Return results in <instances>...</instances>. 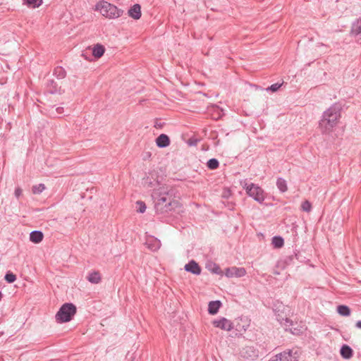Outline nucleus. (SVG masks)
<instances>
[{
	"label": "nucleus",
	"instance_id": "nucleus-1",
	"mask_svg": "<svg viewBox=\"0 0 361 361\" xmlns=\"http://www.w3.org/2000/svg\"><path fill=\"white\" fill-rule=\"evenodd\" d=\"M173 195V190L170 186L159 185V187L152 193L156 211L159 213H165L174 209L178 202L174 200Z\"/></svg>",
	"mask_w": 361,
	"mask_h": 361
},
{
	"label": "nucleus",
	"instance_id": "nucleus-2",
	"mask_svg": "<svg viewBox=\"0 0 361 361\" xmlns=\"http://www.w3.org/2000/svg\"><path fill=\"white\" fill-rule=\"evenodd\" d=\"M341 117V108L338 105L330 106L323 114L322 118L319 121V128L322 133H330L337 125Z\"/></svg>",
	"mask_w": 361,
	"mask_h": 361
},
{
	"label": "nucleus",
	"instance_id": "nucleus-3",
	"mask_svg": "<svg viewBox=\"0 0 361 361\" xmlns=\"http://www.w3.org/2000/svg\"><path fill=\"white\" fill-rule=\"evenodd\" d=\"M95 10L108 18H117L122 16L123 11L105 1H100L95 5Z\"/></svg>",
	"mask_w": 361,
	"mask_h": 361
},
{
	"label": "nucleus",
	"instance_id": "nucleus-4",
	"mask_svg": "<svg viewBox=\"0 0 361 361\" xmlns=\"http://www.w3.org/2000/svg\"><path fill=\"white\" fill-rule=\"evenodd\" d=\"M76 312V307L72 303L63 305L56 314V319L59 322H67L71 320Z\"/></svg>",
	"mask_w": 361,
	"mask_h": 361
},
{
	"label": "nucleus",
	"instance_id": "nucleus-5",
	"mask_svg": "<svg viewBox=\"0 0 361 361\" xmlns=\"http://www.w3.org/2000/svg\"><path fill=\"white\" fill-rule=\"evenodd\" d=\"M241 185L245 189L247 194L252 197L255 201L262 203L265 199L264 190L258 185L250 183L247 184L245 181L241 182Z\"/></svg>",
	"mask_w": 361,
	"mask_h": 361
},
{
	"label": "nucleus",
	"instance_id": "nucleus-6",
	"mask_svg": "<svg viewBox=\"0 0 361 361\" xmlns=\"http://www.w3.org/2000/svg\"><path fill=\"white\" fill-rule=\"evenodd\" d=\"M212 324L215 327L227 331L234 328L233 322L225 317L215 319L212 322Z\"/></svg>",
	"mask_w": 361,
	"mask_h": 361
},
{
	"label": "nucleus",
	"instance_id": "nucleus-7",
	"mask_svg": "<svg viewBox=\"0 0 361 361\" xmlns=\"http://www.w3.org/2000/svg\"><path fill=\"white\" fill-rule=\"evenodd\" d=\"M224 274L228 278H240L246 274V270L243 267H232L226 269Z\"/></svg>",
	"mask_w": 361,
	"mask_h": 361
},
{
	"label": "nucleus",
	"instance_id": "nucleus-8",
	"mask_svg": "<svg viewBox=\"0 0 361 361\" xmlns=\"http://www.w3.org/2000/svg\"><path fill=\"white\" fill-rule=\"evenodd\" d=\"M274 357L277 358L278 361H298L297 357L295 355H293V352L291 350L279 353Z\"/></svg>",
	"mask_w": 361,
	"mask_h": 361
},
{
	"label": "nucleus",
	"instance_id": "nucleus-9",
	"mask_svg": "<svg viewBox=\"0 0 361 361\" xmlns=\"http://www.w3.org/2000/svg\"><path fill=\"white\" fill-rule=\"evenodd\" d=\"M185 270L194 274L199 275L201 273V269L198 264L194 260L190 261L185 265Z\"/></svg>",
	"mask_w": 361,
	"mask_h": 361
},
{
	"label": "nucleus",
	"instance_id": "nucleus-10",
	"mask_svg": "<svg viewBox=\"0 0 361 361\" xmlns=\"http://www.w3.org/2000/svg\"><path fill=\"white\" fill-rule=\"evenodd\" d=\"M145 245L152 251H156L159 249L161 243L158 239L150 237L147 239Z\"/></svg>",
	"mask_w": 361,
	"mask_h": 361
},
{
	"label": "nucleus",
	"instance_id": "nucleus-11",
	"mask_svg": "<svg viewBox=\"0 0 361 361\" xmlns=\"http://www.w3.org/2000/svg\"><path fill=\"white\" fill-rule=\"evenodd\" d=\"M340 353L343 358L349 360L353 355V350L349 345L344 344L341 348Z\"/></svg>",
	"mask_w": 361,
	"mask_h": 361
},
{
	"label": "nucleus",
	"instance_id": "nucleus-12",
	"mask_svg": "<svg viewBox=\"0 0 361 361\" xmlns=\"http://www.w3.org/2000/svg\"><path fill=\"white\" fill-rule=\"evenodd\" d=\"M128 13L129 16L137 20L141 17V7L139 4H135L128 10Z\"/></svg>",
	"mask_w": 361,
	"mask_h": 361
},
{
	"label": "nucleus",
	"instance_id": "nucleus-13",
	"mask_svg": "<svg viewBox=\"0 0 361 361\" xmlns=\"http://www.w3.org/2000/svg\"><path fill=\"white\" fill-rule=\"evenodd\" d=\"M156 143L159 147L163 148L169 145L170 140L168 135L165 134H161L156 139Z\"/></svg>",
	"mask_w": 361,
	"mask_h": 361
},
{
	"label": "nucleus",
	"instance_id": "nucleus-14",
	"mask_svg": "<svg viewBox=\"0 0 361 361\" xmlns=\"http://www.w3.org/2000/svg\"><path fill=\"white\" fill-rule=\"evenodd\" d=\"M221 306L219 300L211 301L208 305V312L210 314H216Z\"/></svg>",
	"mask_w": 361,
	"mask_h": 361
},
{
	"label": "nucleus",
	"instance_id": "nucleus-15",
	"mask_svg": "<svg viewBox=\"0 0 361 361\" xmlns=\"http://www.w3.org/2000/svg\"><path fill=\"white\" fill-rule=\"evenodd\" d=\"M44 235L39 231H33L30 234V240L34 243H39L43 240Z\"/></svg>",
	"mask_w": 361,
	"mask_h": 361
},
{
	"label": "nucleus",
	"instance_id": "nucleus-16",
	"mask_svg": "<svg viewBox=\"0 0 361 361\" xmlns=\"http://www.w3.org/2000/svg\"><path fill=\"white\" fill-rule=\"evenodd\" d=\"M89 282L94 284H97L101 281V275L98 271H92L87 276Z\"/></svg>",
	"mask_w": 361,
	"mask_h": 361
},
{
	"label": "nucleus",
	"instance_id": "nucleus-17",
	"mask_svg": "<svg viewBox=\"0 0 361 361\" xmlns=\"http://www.w3.org/2000/svg\"><path fill=\"white\" fill-rule=\"evenodd\" d=\"M242 354L244 357H250L252 360L258 356L257 353L252 348L250 347H247L245 349H243Z\"/></svg>",
	"mask_w": 361,
	"mask_h": 361
},
{
	"label": "nucleus",
	"instance_id": "nucleus-18",
	"mask_svg": "<svg viewBox=\"0 0 361 361\" xmlns=\"http://www.w3.org/2000/svg\"><path fill=\"white\" fill-rule=\"evenodd\" d=\"M105 49L101 44H96L92 49V55L96 58H100L104 53Z\"/></svg>",
	"mask_w": 361,
	"mask_h": 361
},
{
	"label": "nucleus",
	"instance_id": "nucleus-19",
	"mask_svg": "<svg viewBox=\"0 0 361 361\" xmlns=\"http://www.w3.org/2000/svg\"><path fill=\"white\" fill-rule=\"evenodd\" d=\"M337 312L338 313L344 317H348L350 314V308L346 305H338L337 307Z\"/></svg>",
	"mask_w": 361,
	"mask_h": 361
},
{
	"label": "nucleus",
	"instance_id": "nucleus-20",
	"mask_svg": "<svg viewBox=\"0 0 361 361\" xmlns=\"http://www.w3.org/2000/svg\"><path fill=\"white\" fill-rule=\"evenodd\" d=\"M351 32L353 35H357L361 33V18L359 20H357L355 22L353 23Z\"/></svg>",
	"mask_w": 361,
	"mask_h": 361
},
{
	"label": "nucleus",
	"instance_id": "nucleus-21",
	"mask_svg": "<svg viewBox=\"0 0 361 361\" xmlns=\"http://www.w3.org/2000/svg\"><path fill=\"white\" fill-rule=\"evenodd\" d=\"M23 2L28 7L35 8L42 4V0H23Z\"/></svg>",
	"mask_w": 361,
	"mask_h": 361
},
{
	"label": "nucleus",
	"instance_id": "nucleus-22",
	"mask_svg": "<svg viewBox=\"0 0 361 361\" xmlns=\"http://www.w3.org/2000/svg\"><path fill=\"white\" fill-rule=\"evenodd\" d=\"M276 185L279 190L282 192H284L287 190L286 181L281 178H278L276 181Z\"/></svg>",
	"mask_w": 361,
	"mask_h": 361
},
{
	"label": "nucleus",
	"instance_id": "nucleus-23",
	"mask_svg": "<svg viewBox=\"0 0 361 361\" xmlns=\"http://www.w3.org/2000/svg\"><path fill=\"white\" fill-rule=\"evenodd\" d=\"M284 241L283 239L280 236H274L272 238V244L274 247L280 248L283 245Z\"/></svg>",
	"mask_w": 361,
	"mask_h": 361
},
{
	"label": "nucleus",
	"instance_id": "nucleus-24",
	"mask_svg": "<svg viewBox=\"0 0 361 361\" xmlns=\"http://www.w3.org/2000/svg\"><path fill=\"white\" fill-rule=\"evenodd\" d=\"M207 268L214 274H216L221 276L223 275V271H221V268L216 264H211L210 265L207 266Z\"/></svg>",
	"mask_w": 361,
	"mask_h": 361
},
{
	"label": "nucleus",
	"instance_id": "nucleus-25",
	"mask_svg": "<svg viewBox=\"0 0 361 361\" xmlns=\"http://www.w3.org/2000/svg\"><path fill=\"white\" fill-rule=\"evenodd\" d=\"M54 74L57 78L62 79L66 76V71L62 67H56L54 71Z\"/></svg>",
	"mask_w": 361,
	"mask_h": 361
},
{
	"label": "nucleus",
	"instance_id": "nucleus-26",
	"mask_svg": "<svg viewBox=\"0 0 361 361\" xmlns=\"http://www.w3.org/2000/svg\"><path fill=\"white\" fill-rule=\"evenodd\" d=\"M219 166V161L216 159H210L208 161H207V167L209 169H217Z\"/></svg>",
	"mask_w": 361,
	"mask_h": 361
},
{
	"label": "nucleus",
	"instance_id": "nucleus-27",
	"mask_svg": "<svg viewBox=\"0 0 361 361\" xmlns=\"http://www.w3.org/2000/svg\"><path fill=\"white\" fill-rule=\"evenodd\" d=\"M44 189L45 185L42 183H40L32 187V192L34 194H40L44 190Z\"/></svg>",
	"mask_w": 361,
	"mask_h": 361
},
{
	"label": "nucleus",
	"instance_id": "nucleus-28",
	"mask_svg": "<svg viewBox=\"0 0 361 361\" xmlns=\"http://www.w3.org/2000/svg\"><path fill=\"white\" fill-rule=\"evenodd\" d=\"M136 204H137L136 211L137 212L144 213L145 212L146 205H145V202H143L142 201H137L136 202Z\"/></svg>",
	"mask_w": 361,
	"mask_h": 361
},
{
	"label": "nucleus",
	"instance_id": "nucleus-29",
	"mask_svg": "<svg viewBox=\"0 0 361 361\" xmlns=\"http://www.w3.org/2000/svg\"><path fill=\"white\" fill-rule=\"evenodd\" d=\"M248 326H249V324H247V322H245L243 325H240V324H237L235 328L237 331L242 334L243 332H245L247 330Z\"/></svg>",
	"mask_w": 361,
	"mask_h": 361
},
{
	"label": "nucleus",
	"instance_id": "nucleus-30",
	"mask_svg": "<svg viewBox=\"0 0 361 361\" xmlns=\"http://www.w3.org/2000/svg\"><path fill=\"white\" fill-rule=\"evenodd\" d=\"M302 210L306 212H310L312 209V204L308 200H305L301 205Z\"/></svg>",
	"mask_w": 361,
	"mask_h": 361
},
{
	"label": "nucleus",
	"instance_id": "nucleus-31",
	"mask_svg": "<svg viewBox=\"0 0 361 361\" xmlns=\"http://www.w3.org/2000/svg\"><path fill=\"white\" fill-rule=\"evenodd\" d=\"M5 280L8 282V283H13L16 280V276L15 274H13V273H11V272H8L6 275H5Z\"/></svg>",
	"mask_w": 361,
	"mask_h": 361
},
{
	"label": "nucleus",
	"instance_id": "nucleus-32",
	"mask_svg": "<svg viewBox=\"0 0 361 361\" xmlns=\"http://www.w3.org/2000/svg\"><path fill=\"white\" fill-rule=\"evenodd\" d=\"M282 84L275 83L267 88V91L276 92L281 86Z\"/></svg>",
	"mask_w": 361,
	"mask_h": 361
},
{
	"label": "nucleus",
	"instance_id": "nucleus-33",
	"mask_svg": "<svg viewBox=\"0 0 361 361\" xmlns=\"http://www.w3.org/2000/svg\"><path fill=\"white\" fill-rule=\"evenodd\" d=\"M143 184L147 187H152L154 185L153 182L149 180V177H147L146 179H144Z\"/></svg>",
	"mask_w": 361,
	"mask_h": 361
},
{
	"label": "nucleus",
	"instance_id": "nucleus-34",
	"mask_svg": "<svg viewBox=\"0 0 361 361\" xmlns=\"http://www.w3.org/2000/svg\"><path fill=\"white\" fill-rule=\"evenodd\" d=\"M22 194V190L20 188H17L15 190V195L17 198H18Z\"/></svg>",
	"mask_w": 361,
	"mask_h": 361
},
{
	"label": "nucleus",
	"instance_id": "nucleus-35",
	"mask_svg": "<svg viewBox=\"0 0 361 361\" xmlns=\"http://www.w3.org/2000/svg\"><path fill=\"white\" fill-rule=\"evenodd\" d=\"M56 111L57 114H61L63 112V107H57L56 108Z\"/></svg>",
	"mask_w": 361,
	"mask_h": 361
},
{
	"label": "nucleus",
	"instance_id": "nucleus-36",
	"mask_svg": "<svg viewBox=\"0 0 361 361\" xmlns=\"http://www.w3.org/2000/svg\"><path fill=\"white\" fill-rule=\"evenodd\" d=\"M355 326L357 328V329H361V320L360 321H357L355 324Z\"/></svg>",
	"mask_w": 361,
	"mask_h": 361
},
{
	"label": "nucleus",
	"instance_id": "nucleus-37",
	"mask_svg": "<svg viewBox=\"0 0 361 361\" xmlns=\"http://www.w3.org/2000/svg\"><path fill=\"white\" fill-rule=\"evenodd\" d=\"M269 361H278L277 358H276L274 356L271 357Z\"/></svg>",
	"mask_w": 361,
	"mask_h": 361
},
{
	"label": "nucleus",
	"instance_id": "nucleus-38",
	"mask_svg": "<svg viewBox=\"0 0 361 361\" xmlns=\"http://www.w3.org/2000/svg\"><path fill=\"white\" fill-rule=\"evenodd\" d=\"M2 295H2L1 292L0 291V300H1V298H2Z\"/></svg>",
	"mask_w": 361,
	"mask_h": 361
},
{
	"label": "nucleus",
	"instance_id": "nucleus-39",
	"mask_svg": "<svg viewBox=\"0 0 361 361\" xmlns=\"http://www.w3.org/2000/svg\"><path fill=\"white\" fill-rule=\"evenodd\" d=\"M286 322H289V320L288 319H286Z\"/></svg>",
	"mask_w": 361,
	"mask_h": 361
}]
</instances>
